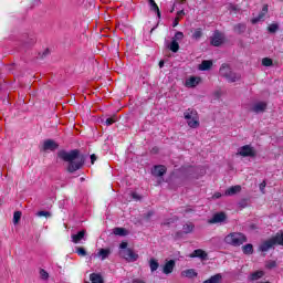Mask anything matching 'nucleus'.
<instances>
[{
	"instance_id": "obj_7",
	"label": "nucleus",
	"mask_w": 283,
	"mask_h": 283,
	"mask_svg": "<svg viewBox=\"0 0 283 283\" xmlns=\"http://www.w3.org/2000/svg\"><path fill=\"white\" fill-rule=\"evenodd\" d=\"M266 107H269L266 102H258L253 104V106L250 108V112H253L254 114H262L266 112Z\"/></svg>"
},
{
	"instance_id": "obj_5",
	"label": "nucleus",
	"mask_w": 283,
	"mask_h": 283,
	"mask_svg": "<svg viewBox=\"0 0 283 283\" xmlns=\"http://www.w3.org/2000/svg\"><path fill=\"white\" fill-rule=\"evenodd\" d=\"M222 43H224V34H222V32L219 30L214 31L210 38V44L213 45V48H220Z\"/></svg>"
},
{
	"instance_id": "obj_38",
	"label": "nucleus",
	"mask_w": 283,
	"mask_h": 283,
	"mask_svg": "<svg viewBox=\"0 0 283 283\" xmlns=\"http://www.w3.org/2000/svg\"><path fill=\"white\" fill-rule=\"evenodd\" d=\"M262 65L264 67H271V65H273V60L271 57H264L262 60Z\"/></svg>"
},
{
	"instance_id": "obj_46",
	"label": "nucleus",
	"mask_w": 283,
	"mask_h": 283,
	"mask_svg": "<svg viewBox=\"0 0 283 283\" xmlns=\"http://www.w3.org/2000/svg\"><path fill=\"white\" fill-rule=\"evenodd\" d=\"M229 10H231L232 12H238V6L230 3L229 4Z\"/></svg>"
},
{
	"instance_id": "obj_45",
	"label": "nucleus",
	"mask_w": 283,
	"mask_h": 283,
	"mask_svg": "<svg viewBox=\"0 0 283 283\" xmlns=\"http://www.w3.org/2000/svg\"><path fill=\"white\" fill-rule=\"evenodd\" d=\"M154 216V211H148L145 216H144V218H145V220H150L151 219V217Z\"/></svg>"
},
{
	"instance_id": "obj_31",
	"label": "nucleus",
	"mask_w": 283,
	"mask_h": 283,
	"mask_svg": "<svg viewBox=\"0 0 283 283\" xmlns=\"http://www.w3.org/2000/svg\"><path fill=\"white\" fill-rule=\"evenodd\" d=\"M247 31V25L239 23L234 25V32H237V34H243V32Z\"/></svg>"
},
{
	"instance_id": "obj_50",
	"label": "nucleus",
	"mask_w": 283,
	"mask_h": 283,
	"mask_svg": "<svg viewBox=\"0 0 283 283\" xmlns=\"http://www.w3.org/2000/svg\"><path fill=\"white\" fill-rule=\"evenodd\" d=\"M132 283H145V281L140 279H133Z\"/></svg>"
},
{
	"instance_id": "obj_47",
	"label": "nucleus",
	"mask_w": 283,
	"mask_h": 283,
	"mask_svg": "<svg viewBox=\"0 0 283 283\" xmlns=\"http://www.w3.org/2000/svg\"><path fill=\"white\" fill-rule=\"evenodd\" d=\"M180 23V17H176L172 22V28H177V25Z\"/></svg>"
},
{
	"instance_id": "obj_20",
	"label": "nucleus",
	"mask_w": 283,
	"mask_h": 283,
	"mask_svg": "<svg viewBox=\"0 0 283 283\" xmlns=\"http://www.w3.org/2000/svg\"><path fill=\"white\" fill-rule=\"evenodd\" d=\"M148 3L150 6L151 12H156L158 19H160L161 18L160 8L156 3V0H148Z\"/></svg>"
},
{
	"instance_id": "obj_25",
	"label": "nucleus",
	"mask_w": 283,
	"mask_h": 283,
	"mask_svg": "<svg viewBox=\"0 0 283 283\" xmlns=\"http://www.w3.org/2000/svg\"><path fill=\"white\" fill-rule=\"evenodd\" d=\"M90 280L92 283H105L103 276L101 274L92 273L90 275Z\"/></svg>"
},
{
	"instance_id": "obj_30",
	"label": "nucleus",
	"mask_w": 283,
	"mask_h": 283,
	"mask_svg": "<svg viewBox=\"0 0 283 283\" xmlns=\"http://www.w3.org/2000/svg\"><path fill=\"white\" fill-rule=\"evenodd\" d=\"M158 266H160V263H158V261L156 259H150L149 268H150L151 273H154V271H158Z\"/></svg>"
},
{
	"instance_id": "obj_3",
	"label": "nucleus",
	"mask_w": 283,
	"mask_h": 283,
	"mask_svg": "<svg viewBox=\"0 0 283 283\" xmlns=\"http://www.w3.org/2000/svg\"><path fill=\"white\" fill-rule=\"evenodd\" d=\"M184 118L188 123V127L191 129H198L200 127V119L198 118V111L193 108H188L184 112Z\"/></svg>"
},
{
	"instance_id": "obj_10",
	"label": "nucleus",
	"mask_w": 283,
	"mask_h": 283,
	"mask_svg": "<svg viewBox=\"0 0 283 283\" xmlns=\"http://www.w3.org/2000/svg\"><path fill=\"white\" fill-rule=\"evenodd\" d=\"M174 269H176V261L169 260L164 264L163 273H165V275H169L174 273Z\"/></svg>"
},
{
	"instance_id": "obj_59",
	"label": "nucleus",
	"mask_w": 283,
	"mask_h": 283,
	"mask_svg": "<svg viewBox=\"0 0 283 283\" xmlns=\"http://www.w3.org/2000/svg\"><path fill=\"white\" fill-rule=\"evenodd\" d=\"M181 3H185V0H181Z\"/></svg>"
},
{
	"instance_id": "obj_48",
	"label": "nucleus",
	"mask_w": 283,
	"mask_h": 283,
	"mask_svg": "<svg viewBox=\"0 0 283 283\" xmlns=\"http://www.w3.org/2000/svg\"><path fill=\"white\" fill-rule=\"evenodd\" d=\"M127 242L126 241H124V242H122L120 244H119V249H122L123 251H125V250H127L128 248H127Z\"/></svg>"
},
{
	"instance_id": "obj_58",
	"label": "nucleus",
	"mask_w": 283,
	"mask_h": 283,
	"mask_svg": "<svg viewBox=\"0 0 283 283\" xmlns=\"http://www.w3.org/2000/svg\"><path fill=\"white\" fill-rule=\"evenodd\" d=\"M45 54H48V51H45V52L43 53V56H45Z\"/></svg>"
},
{
	"instance_id": "obj_33",
	"label": "nucleus",
	"mask_w": 283,
	"mask_h": 283,
	"mask_svg": "<svg viewBox=\"0 0 283 283\" xmlns=\"http://www.w3.org/2000/svg\"><path fill=\"white\" fill-rule=\"evenodd\" d=\"M192 39H195V41H199V39H202V28H198L195 30V32L192 33Z\"/></svg>"
},
{
	"instance_id": "obj_55",
	"label": "nucleus",
	"mask_w": 283,
	"mask_h": 283,
	"mask_svg": "<svg viewBox=\"0 0 283 283\" xmlns=\"http://www.w3.org/2000/svg\"><path fill=\"white\" fill-rule=\"evenodd\" d=\"M222 195L220 192L214 193V198H221Z\"/></svg>"
},
{
	"instance_id": "obj_42",
	"label": "nucleus",
	"mask_w": 283,
	"mask_h": 283,
	"mask_svg": "<svg viewBox=\"0 0 283 283\" xmlns=\"http://www.w3.org/2000/svg\"><path fill=\"white\" fill-rule=\"evenodd\" d=\"M40 277H41V280H48V277H50V274L44 269H41L40 270Z\"/></svg>"
},
{
	"instance_id": "obj_17",
	"label": "nucleus",
	"mask_w": 283,
	"mask_h": 283,
	"mask_svg": "<svg viewBox=\"0 0 283 283\" xmlns=\"http://www.w3.org/2000/svg\"><path fill=\"white\" fill-rule=\"evenodd\" d=\"M240 78H242L240 73H235L233 71H230L228 76H226V80L228 81V83H235L237 81H240Z\"/></svg>"
},
{
	"instance_id": "obj_2",
	"label": "nucleus",
	"mask_w": 283,
	"mask_h": 283,
	"mask_svg": "<svg viewBox=\"0 0 283 283\" xmlns=\"http://www.w3.org/2000/svg\"><path fill=\"white\" fill-rule=\"evenodd\" d=\"M247 240V234L241 232H231L224 238L226 244H230L231 247H242Z\"/></svg>"
},
{
	"instance_id": "obj_27",
	"label": "nucleus",
	"mask_w": 283,
	"mask_h": 283,
	"mask_svg": "<svg viewBox=\"0 0 283 283\" xmlns=\"http://www.w3.org/2000/svg\"><path fill=\"white\" fill-rule=\"evenodd\" d=\"M261 277H264V271H255L250 275V280L252 282L261 280Z\"/></svg>"
},
{
	"instance_id": "obj_13",
	"label": "nucleus",
	"mask_w": 283,
	"mask_h": 283,
	"mask_svg": "<svg viewBox=\"0 0 283 283\" xmlns=\"http://www.w3.org/2000/svg\"><path fill=\"white\" fill-rule=\"evenodd\" d=\"M271 240H272L274 247L275 245L283 247V231L281 230V231L276 232L275 235L271 237Z\"/></svg>"
},
{
	"instance_id": "obj_52",
	"label": "nucleus",
	"mask_w": 283,
	"mask_h": 283,
	"mask_svg": "<svg viewBox=\"0 0 283 283\" xmlns=\"http://www.w3.org/2000/svg\"><path fill=\"white\" fill-rule=\"evenodd\" d=\"M240 206H241V207H247V199H243V200L240 202Z\"/></svg>"
},
{
	"instance_id": "obj_54",
	"label": "nucleus",
	"mask_w": 283,
	"mask_h": 283,
	"mask_svg": "<svg viewBox=\"0 0 283 283\" xmlns=\"http://www.w3.org/2000/svg\"><path fill=\"white\" fill-rule=\"evenodd\" d=\"M186 213H193V209H191V208L186 209Z\"/></svg>"
},
{
	"instance_id": "obj_40",
	"label": "nucleus",
	"mask_w": 283,
	"mask_h": 283,
	"mask_svg": "<svg viewBox=\"0 0 283 283\" xmlns=\"http://www.w3.org/2000/svg\"><path fill=\"white\" fill-rule=\"evenodd\" d=\"M76 253L81 258H85V255H87V251L85 250V248H82V247L76 248Z\"/></svg>"
},
{
	"instance_id": "obj_28",
	"label": "nucleus",
	"mask_w": 283,
	"mask_h": 283,
	"mask_svg": "<svg viewBox=\"0 0 283 283\" xmlns=\"http://www.w3.org/2000/svg\"><path fill=\"white\" fill-rule=\"evenodd\" d=\"M242 252L244 253V255H253V244L248 243V244L243 245Z\"/></svg>"
},
{
	"instance_id": "obj_60",
	"label": "nucleus",
	"mask_w": 283,
	"mask_h": 283,
	"mask_svg": "<svg viewBox=\"0 0 283 283\" xmlns=\"http://www.w3.org/2000/svg\"><path fill=\"white\" fill-rule=\"evenodd\" d=\"M0 205H1V201H0Z\"/></svg>"
},
{
	"instance_id": "obj_56",
	"label": "nucleus",
	"mask_w": 283,
	"mask_h": 283,
	"mask_svg": "<svg viewBox=\"0 0 283 283\" xmlns=\"http://www.w3.org/2000/svg\"><path fill=\"white\" fill-rule=\"evenodd\" d=\"M154 30H156V28H153V29L150 30V34H153V33H154Z\"/></svg>"
},
{
	"instance_id": "obj_53",
	"label": "nucleus",
	"mask_w": 283,
	"mask_h": 283,
	"mask_svg": "<svg viewBox=\"0 0 283 283\" xmlns=\"http://www.w3.org/2000/svg\"><path fill=\"white\" fill-rule=\"evenodd\" d=\"M159 67H160V69L165 67V61H163V60L159 61Z\"/></svg>"
},
{
	"instance_id": "obj_24",
	"label": "nucleus",
	"mask_w": 283,
	"mask_h": 283,
	"mask_svg": "<svg viewBox=\"0 0 283 283\" xmlns=\"http://www.w3.org/2000/svg\"><path fill=\"white\" fill-rule=\"evenodd\" d=\"M200 83V77H190L186 81L187 87H196Z\"/></svg>"
},
{
	"instance_id": "obj_6",
	"label": "nucleus",
	"mask_w": 283,
	"mask_h": 283,
	"mask_svg": "<svg viewBox=\"0 0 283 283\" xmlns=\"http://www.w3.org/2000/svg\"><path fill=\"white\" fill-rule=\"evenodd\" d=\"M119 253L122 258H124V260H127L128 262H136V260H138V254H136L134 250L129 248L126 250H122Z\"/></svg>"
},
{
	"instance_id": "obj_29",
	"label": "nucleus",
	"mask_w": 283,
	"mask_h": 283,
	"mask_svg": "<svg viewBox=\"0 0 283 283\" xmlns=\"http://www.w3.org/2000/svg\"><path fill=\"white\" fill-rule=\"evenodd\" d=\"M178 50H180V44L178 43V41L172 40L169 45V51L176 53L178 52Z\"/></svg>"
},
{
	"instance_id": "obj_34",
	"label": "nucleus",
	"mask_w": 283,
	"mask_h": 283,
	"mask_svg": "<svg viewBox=\"0 0 283 283\" xmlns=\"http://www.w3.org/2000/svg\"><path fill=\"white\" fill-rule=\"evenodd\" d=\"M277 30H280V25H277V23H272L268 27V32H270L271 34H275Z\"/></svg>"
},
{
	"instance_id": "obj_1",
	"label": "nucleus",
	"mask_w": 283,
	"mask_h": 283,
	"mask_svg": "<svg viewBox=\"0 0 283 283\" xmlns=\"http://www.w3.org/2000/svg\"><path fill=\"white\" fill-rule=\"evenodd\" d=\"M57 158L64 163H69L66 168L69 174H74V171L83 169V165H85V155H81V150L78 149H73L71 151L60 150L57 151Z\"/></svg>"
},
{
	"instance_id": "obj_15",
	"label": "nucleus",
	"mask_w": 283,
	"mask_h": 283,
	"mask_svg": "<svg viewBox=\"0 0 283 283\" xmlns=\"http://www.w3.org/2000/svg\"><path fill=\"white\" fill-rule=\"evenodd\" d=\"M273 247H275V244L273 243V240L270 238L269 240L264 241L259 249L260 251H262V253H266V251L273 249Z\"/></svg>"
},
{
	"instance_id": "obj_49",
	"label": "nucleus",
	"mask_w": 283,
	"mask_h": 283,
	"mask_svg": "<svg viewBox=\"0 0 283 283\" xmlns=\"http://www.w3.org/2000/svg\"><path fill=\"white\" fill-rule=\"evenodd\" d=\"M96 160H97L96 155H95V154H92V155H91V164L94 165V163H96Z\"/></svg>"
},
{
	"instance_id": "obj_26",
	"label": "nucleus",
	"mask_w": 283,
	"mask_h": 283,
	"mask_svg": "<svg viewBox=\"0 0 283 283\" xmlns=\"http://www.w3.org/2000/svg\"><path fill=\"white\" fill-rule=\"evenodd\" d=\"M113 233L114 235H119L120 238H125V235H127V229L125 228H114L113 229Z\"/></svg>"
},
{
	"instance_id": "obj_12",
	"label": "nucleus",
	"mask_w": 283,
	"mask_h": 283,
	"mask_svg": "<svg viewBox=\"0 0 283 283\" xmlns=\"http://www.w3.org/2000/svg\"><path fill=\"white\" fill-rule=\"evenodd\" d=\"M151 174L156 178H160L167 174V167H165L163 165L155 166L154 169L151 170Z\"/></svg>"
},
{
	"instance_id": "obj_14",
	"label": "nucleus",
	"mask_w": 283,
	"mask_h": 283,
	"mask_svg": "<svg viewBox=\"0 0 283 283\" xmlns=\"http://www.w3.org/2000/svg\"><path fill=\"white\" fill-rule=\"evenodd\" d=\"M85 233H87L86 230H81L76 234H72L71 239H72L73 244H78L81 242V240H83V238H85Z\"/></svg>"
},
{
	"instance_id": "obj_21",
	"label": "nucleus",
	"mask_w": 283,
	"mask_h": 283,
	"mask_svg": "<svg viewBox=\"0 0 283 283\" xmlns=\"http://www.w3.org/2000/svg\"><path fill=\"white\" fill-rule=\"evenodd\" d=\"M231 72V66L229 64H222L219 74L222 76V78H226V76H229V73Z\"/></svg>"
},
{
	"instance_id": "obj_35",
	"label": "nucleus",
	"mask_w": 283,
	"mask_h": 283,
	"mask_svg": "<svg viewBox=\"0 0 283 283\" xmlns=\"http://www.w3.org/2000/svg\"><path fill=\"white\" fill-rule=\"evenodd\" d=\"M39 218H52V213L50 211L41 210L36 212Z\"/></svg>"
},
{
	"instance_id": "obj_19",
	"label": "nucleus",
	"mask_w": 283,
	"mask_h": 283,
	"mask_svg": "<svg viewBox=\"0 0 283 283\" xmlns=\"http://www.w3.org/2000/svg\"><path fill=\"white\" fill-rule=\"evenodd\" d=\"M190 258H200V260H207V252L202 249H197L190 254Z\"/></svg>"
},
{
	"instance_id": "obj_39",
	"label": "nucleus",
	"mask_w": 283,
	"mask_h": 283,
	"mask_svg": "<svg viewBox=\"0 0 283 283\" xmlns=\"http://www.w3.org/2000/svg\"><path fill=\"white\" fill-rule=\"evenodd\" d=\"M116 120H117L116 116H112V117L106 118V120L104 123L107 127H109V126L114 125V123H116Z\"/></svg>"
},
{
	"instance_id": "obj_43",
	"label": "nucleus",
	"mask_w": 283,
	"mask_h": 283,
	"mask_svg": "<svg viewBox=\"0 0 283 283\" xmlns=\"http://www.w3.org/2000/svg\"><path fill=\"white\" fill-rule=\"evenodd\" d=\"M275 266H277V262H275V261H270L266 264V269H275Z\"/></svg>"
},
{
	"instance_id": "obj_11",
	"label": "nucleus",
	"mask_w": 283,
	"mask_h": 283,
	"mask_svg": "<svg viewBox=\"0 0 283 283\" xmlns=\"http://www.w3.org/2000/svg\"><path fill=\"white\" fill-rule=\"evenodd\" d=\"M268 12H269V4H264L262 8V11L259 13L258 17H255L251 20V23H253V24L260 23V21H262L264 19V17H266Z\"/></svg>"
},
{
	"instance_id": "obj_8",
	"label": "nucleus",
	"mask_w": 283,
	"mask_h": 283,
	"mask_svg": "<svg viewBox=\"0 0 283 283\" xmlns=\"http://www.w3.org/2000/svg\"><path fill=\"white\" fill-rule=\"evenodd\" d=\"M224 220H227V213L218 212V213H214L210 220H208V223L209 224H218L220 222H224Z\"/></svg>"
},
{
	"instance_id": "obj_37",
	"label": "nucleus",
	"mask_w": 283,
	"mask_h": 283,
	"mask_svg": "<svg viewBox=\"0 0 283 283\" xmlns=\"http://www.w3.org/2000/svg\"><path fill=\"white\" fill-rule=\"evenodd\" d=\"M21 211H15L13 213V224H19V222L21 221Z\"/></svg>"
},
{
	"instance_id": "obj_22",
	"label": "nucleus",
	"mask_w": 283,
	"mask_h": 283,
	"mask_svg": "<svg viewBox=\"0 0 283 283\" xmlns=\"http://www.w3.org/2000/svg\"><path fill=\"white\" fill-rule=\"evenodd\" d=\"M182 277H189L190 280H193V277H198V272L193 269H188L184 272H181Z\"/></svg>"
},
{
	"instance_id": "obj_18",
	"label": "nucleus",
	"mask_w": 283,
	"mask_h": 283,
	"mask_svg": "<svg viewBox=\"0 0 283 283\" xmlns=\"http://www.w3.org/2000/svg\"><path fill=\"white\" fill-rule=\"evenodd\" d=\"M211 67H213V62L211 60H203L199 65L201 72H207L208 70H211Z\"/></svg>"
},
{
	"instance_id": "obj_51",
	"label": "nucleus",
	"mask_w": 283,
	"mask_h": 283,
	"mask_svg": "<svg viewBox=\"0 0 283 283\" xmlns=\"http://www.w3.org/2000/svg\"><path fill=\"white\" fill-rule=\"evenodd\" d=\"M185 10H180L177 12V17H185Z\"/></svg>"
},
{
	"instance_id": "obj_32",
	"label": "nucleus",
	"mask_w": 283,
	"mask_h": 283,
	"mask_svg": "<svg viewBox=\"0 0 283 283\" xmlns=\"http://www.w3.org/2000/svg\"><path fill=\"white\" fill-rule=\"evenodd\" d=\"M109 253H112L109 249H101L98 255L102 256V260H107V258H109Z\"/></svg>"
},
{
	"instance_id": "obj_4",
	"label": "nucleus",
	"mask_w": 283,
	"mask_h": 283,
	"mask_svg": "<svg viewBox=\"0 0 283 283\" xmlns=\"http://www.w3.org/2000/svg\"><path fill=\"white\" fill-rule=\"evenodd\" d=\"M238 156H242L243 158H255L258 154L251 145H244L239 148Z\"/></svg>"
},
{
	"instance_id": "obj_23",
	"label": "nucleus",
	"mask_w": 283,
	"mask_h": 283,
	"mask_svg": "<svg viewBox=\"0 0 283 283\" xmlns=\"http://www.w3.org/2000/svg\"><path fill=\"white\" fill-rule=\"evenodd\" d=\"M222 282V274L218 273L212 275L210 279L203 281L202 283H220Z\"/></svg>"
},
{
	"instance_id": "obj_41",
	"label": "nucleus",
	"mask_w": 283,
	"mask_h": 283,
	"mask_svg": "<svg viewBox=\"0 0 283 283\" xmlns=\"http://www.w3.org/2000/svg\"><path fill=\"white\" fill-rule=\"evenodd\" d=\"M192 231H193V224L192 223L184 226V233H191Z\"/></svg>"
},
{
	"instance_id": "obj_44",
	"label": "nucleus",
	"mask_w": 283,
	"mask_h": 283,
	"mask_svg": "<svg viewBox=\"0 0 283 283\" xmlns=\"http://www.w3.org/2000/svg\"><path fill=\"white\" fill-rule=\"evenodd\" d=\"M261 193H264V189H266V181H263L259 186Z\"/></svg>"
},
{
	"instance_id": "obj_57",
	"label": "nucleus",
	"mask_w": 283,
	"mask_h": 283,
	"mask_svg": "<svg viewBox=\"0 0 283 283\" xmlns=\"http://www.w3.org/2000/svg\"><path fill=\"white\" fill-rule=\"evenodd\" d=\"M133 198H138V195H136V193H133Z\"/></svg>"
},
{
	"instance_id": "obj_16",
	"label": "nucleus",
	"mask_w": 283,
	"mask_h": 283,
	"mask_svg": "<svg viewBox=\"0 0 283 283\" xmlns=\"http://www.w3.org/2000/svg\"><path fill=\"white\" fill-rule=\"evenodd\" d=\"M240 191H242V186H231L226 190L224 196H235V193H240Z\"/></svg>"
},
{
	"instance_id": "obj_9",
	"label": "nucleus",
	"mask_w": 283,
	"mask_h": 283,
	"mask_svg": "<svg viewBox=\"0 0 283 283\" xmlns=\"http://www.w3.org/2000/svg\"><path fill=\"white\" fill-rule=\"evenodd\" d=\"M57 147L59 144H56V142H54L53 139H46L43 144L44 151H56Z\"/></svg>"
},
{
	"instance_id": "obj_36",
	"label": "nucleus",
	"mask_w": 283,
	"mask_h": 283,
	"mask_svg": "<svg viewBox=\"0 0 283 283\" xmlns=\"http://www.w3.org/2000/svg\"><path fill=\"white\" fill-rule=\"evenodd\" d=\"M185 39V33L182 31H177L175 33V36L172 38V41H182Z\"/></svg>"
}]
</instances>
